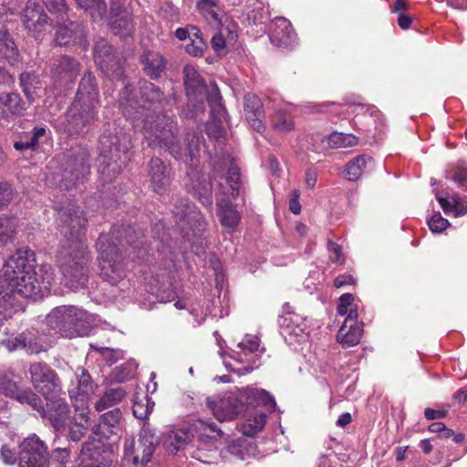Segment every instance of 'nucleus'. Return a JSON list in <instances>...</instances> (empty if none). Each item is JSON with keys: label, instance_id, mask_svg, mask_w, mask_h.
<instances>
[{"label": "nucleus", "instance_id": "nucleus-15", "mask_svg": "<svg viewBox=\"0 0 467 467\" xmlns=\"http://www.w3.org/2000/svg\"><path fill=\"white\" fill-rule=\"evenodd\" d=\"M45 400H47L46 406L39 397V403L36 407H30L36 410L43 420H47L56 431L63 430L69 417V405L61 395Z\"/></svg>", "mask_w": 467, "mask_h": 467}, {"label": "nucleus", "instance_id": "nucleus-56", "mask_svg": "<svg viewBox=\"0 0 467 467\" xmlns=\"http://www.w3.org/2000/svg\"><path fill=\"white\" fill-rule=\"evenodd\" d=\"M237 347L240 348L241 353L248 355L254 353L259 348V339L254 336H245V337L238 343Z\"/></svg>", "mask_w": 467, "mask_h": 467}, {"label": "nucleus", "instance_id": "nucleus-38", "mask_svg": "<svg viewBox=\"0 0 467 467\" xmlns=\"http://www.w3.org/2000/svg\"><path fill=\"white\" fill-rule=\"evenodd\" d=\"M112 237H115L120 245H124L123 242L129 245L133 246V249L138 248V244H142L140 239L144 237V234L140 230H136L130 224H121L115 226L112 232Z\"/></svg>", "mask_w": 467, "mask_h": 467}, {"label": "nucleus", "instance_id": "nucleus-14", "mask_svg": "<svg viewBox=\"0 0 467 467\" xmlns=\"http://www.w3.org/2000/svg\"><path fill=\"white\" fill-rule=\"evenodd\" d=\"M49 451L47 443L32 433L19 443V467H49Z\"/></svg>", "mask_w": 467, "mask_h": 467}, {"label": "nucleus", "instance_id": "nucleus-10", "mask_svg": "<svg viewBox=\"0 0 467 467\" xmlns=\"http://www.w3.org/2000/svg\"><path fill=\"white\" fill-rule=\"evenodd\" d=\"M183 75L188 107L192 108V114L195 115L203 110L204 101L209 103V97L213 89L219 90V88L214 82H212L209 88L194 67L191 65L184 67Z\"/></svg>", "mask_w": 467, "mask_h": 467}, {"label": "nucleus", "instance_id": "nucleus-63", "mask_svg": "<svg viewBox=\"0 0 467 467\" xmlns=\"http://www.w3.org/2000/svg\"><path fill=\"white\" fill-rule=\"evenodd\" d=\"M0 457L5 464L13 465L17 461L16 452L9 445L4 444L0 450Z\"/></svg>", "mask_w": 467, "mask_h": 467}, {"label": "nucleus", "instance_id": "nucleus-32", "mask_svg": "<svg viewBox=\"0 0 467 467\" xmlns=\"http://www.w3.org/2000/svg\"><path fill=\"white\" fill-rule=\"evenodd\" d=\"M143 72L150 78H160L166 68V59L159 52L146 51L140 57Z\"/></svg>", "mask_w": 467, "mask_h": 467}, {"label": "nucleus", "instance_id": "nucleus-3", "mask_svg": "<svg viewBox=\"0 0 467 467\" xmlns=\"http://www.w3.org/2000/svg\"><path fill=\"white\" fill-rule=\"evenodd\" d=\"M128 139L124 134L106 130L99 139L98 171L104 182H111L122 171L128 156Z\"/></svg>", "mask_w": 467, "mask_h": 467}, {"label": "nucleus", "instance_id": "nucleus-12", "mask_svg": "<svg viewBox=\"0 0 467 467\" xmlns=\"http://www.w3.org/2000/svg\"><path fill=\"white\" fill-rule=\"evenodd\" d=\"M89 157V153L84 149L67 156L60 174L59 188L69 190L86 181L90 173Z\"/></svg>", "mask_w": 467, "mask_h": 467}, {"label": "nucleus", "instance_id": "nucleus-31", "mask_svg": "<svg viewBox=\"0 0 467 467\" xmlns=\"http://www.w3.org/2000/svg\"><path fill=\"white\" fill-rule=\"evenodd\" d=\"M190 441V433L182 429L168 430L161 434V443L169 454H176Z\"/></svg>", "mask_w": 467, "mask_h": 467}, {"label": "nucleus", "instance_id": "nucleus-22", "mask_svg": "<svg viewBox=\"0 0 467 467\" xmlns=\"http://www.w3.org/2000/svg\"><path fill=\"white\" fill-rule=\"evenodd\" d=\"M358 317L357 307L351 308L337 332V339L344 348L356 346L360 341L363 333V322L358 321Z\"/></svg>", "mask_w": 467, "mask_h": 467}, {"label": "nucleus", "instance_id": "nucleus-5", "mask_svg": "<svg viewBox=\"0 0 467 467\" xmlns=\"http://www.w3.org/2000/svg\"><path fill=\"white\" fill-rule=\"evenodd\" d=\"M46 319L50 328L66 337L88 336L92 328L88 313L74 306L56 307Z\"/></svg>", "mask_w": 467, "mask_h": 467}, {"label": "nucleus", "instance_id": "nucleus-2", "mask_svg": "<svg viewBox=\"0 0 467 467\" xmlns=\"http://www.w3.org/2000/svg\"><path fill=\"white\" fill-rule=\"evenodd\" d=\"M134 122L136 128H141L149 147L164 149L176 160L193 162L200 146V138L195 133H187L182 140H179L177 123L164 114H149Z\"/></svg>", "mask_w": 467, "mask_h": 467}, {"label": "nucleus", "instance_id": "nucleus-48", "mask_svg": "<svg viewBox=\"0 0 467 467\" xmlns=\"http://www.w3.org/2000/svg\"><path fill=\"white\" fill-rule=\"evenodd\" d=\"M327 142L331 149L353 147L358 144V138L350 133L332 132Z\"/></svg>", "mask_w": 467, "mask_h": 467}, {"label": "nucleus", "instance_id": "nucleus-11", "mask_svg": "<svg viewBox=\"0 0 467 467\" xmlns=\"http://www.w3.org/2000/svg\"><path fill=\"white\" fill-rule=\"evenodd\" d=\"M159 442V437L148 427H144L138 441L133 438L125 440L124 457L131 460L135 467H145L150 462Z\"/></svg>", "mask_w": 467, "mask_h": 467}, {"label": "nucleus", "instance_id": "nucleus-62", "mask_svg": "<svg viewBox=\"0 0 467 467\" xmlns=\"http://www.w3.org/2000/svg\"><path fill=\"white\" fill-rule=\"evenodd\" d=\"M275 127L280 131H289L294 128V122L290 116L278 114L275 121Z\"/></svg>", "mask_w": 467, "mask_h": 467}, {"label": "nucleus", "instance_id": "nucleus-61", "mask_svg": "<svg viewBox=\"0 0 467 467\" xmlns=\"http://www.w3.org/2000/svg\"><path fill=\"white\" fill-rule=\"evenodd\" d=\"M43 3L51 13L62 15L67 10L66 0H43Z\"/></svg>", "mask_w": 467, "mask_h": 467}, {"label": "nucleus", "instance_id": "nucleus-20", "mask_svg": "<svg viewBox=\"0 0 467 467\" xmlns=\"http://www.w3.org/2000/svg\"><path fill=\"white\" fill-rule=\"evenodd\" d=\"M212 409L214 416L221 421L232 420L236 416L244 414V405L238 389L224 393Z\"/></svg>", "mask_w": 467, "mask_h": 467}, {"label": "nucleus", "instance_id": "nucleus-50", "mask_svg": "<svg viewBox=\"0 0 467 467\" xmlns=\"http://www.w3.org/2000/svg\"><path fill=\"white\" fill-rule=\"evenodd\" d=\"M76 376L78 381V394L85 397L91 395L94 392L95 385L88 370L82 368H78Z\"/></svg>", "mask_w": 467, "mask_h": 467}, {"label": "nucleus", "instance_id": "nucleus-21", "mask_svg": "<svg viewBox=\"0 0 467 467\" xmlns=\"http://www.w3.org/2000/svg\"><path fill=\"white\" fill-rule=\"evenodd\" d=\"M122 412L115 408L100 415L99 422L91 428V432L98 440H109L121 431Z\"/></svg>", "mask_w": 467, "mask_h": 467}, {"label": "nucleus", "instance_id": "nucleus-60", "mask_svg": "<svg viewBox=\"0 0 467 467\" xmlns=\"http://www.w3.org/2000/svg\"><path fill=\"white\" fill-rule=\"evenodd\" d=\"M87 432V426L81 423H75L68 430V440L70 441L78 442L81 441Z\"/></svg>", "mask_w": 467, "mask_h": 467}, {"label": "nucleus", "instance_id": "nucleus-19", "mask_svg": "<svg viewBox=\"0 0 467 467\" xmlns=\"http://www.w3.org/2000/svg\"><path fill=\"white\" fill-rule=\"evenodd\" d=\"M22 21L34 37L43 32L48 25V16L36 0H28L23 10Z\"/></svg>", "mask_w": 467, "mask_h": 467}, {"label": "nucleus", "instance_id": "nucleus-47", "mask_svg": "<svg viewBox=\"0 0 467 467\" xmlns=\"http://www.w3.org/2000/svg\"><path fill=\"white\" fill-rule=\"evenodd\" d=\"M266 412L257 411L252 419H247L246 422L242 426L244 435L253 437L260 432L266 422Z\"/></svg>", "mask_w": 467, "mask_h": 467}, {"label": "nucleus", "instance_id": "nucleus-44", "mask_svg": "<svg viewBox=\"0 0 467 467\" xmlns=\"http://www.w3.org/2000/svg\"><path fill=\"white\" fill-rule=\"evenodd\" d=\"M17 219L13 216H0V246L13 243L16 234Z\"/></svg>", "mask_w": 467, "mask_h": 467}, {"label": "nucleus", "instance_id": "nucleus-13", "mask_svg": "<svg viewBox=\"0 0 467 467\" xmlns=\"http://www.w3.org/2000/svg\"><path fill=\"white\" fill-rule=\"evenodd\" d=\"M29 374L33 387L45 399L64 394L57 372L47 364L42 362L32 363L29 367Z\"/></svg>", "mask_w": 467, "mask_h": 467}, {"label": "nucleus", "instance_id": "nucleus-52", "mask_svg": "<svg viewBox=\"0 0 467 467\" xmlns=\"http://www.w3.org/2000/svg\"><path fill=\"white\" fill-rule=\"evenodd\" d=\"M224 31H226L228 34V41H235L237 37L234 31L231 30L229 27L222 28L220 32H218L212 37L211 40L212 47L216 52H221L225 48L226 39L224 36Z\"/></svg>", "mask_w": 467, "mask_h": 467}, {"label": "nucleus", "instance_id": "nucleus-43", "mask_svg": "<svg viewBox=\"0 0 467 467\" xmlns=\"http://www.w3.org/2000/svg\"><path fill=\"white\" fill-rule=\"evenodd\" d=\"M127 395L125 389L121 387L109 388L106 389L102 397L96 402L95 409L101 411L109 407L120 403Z\"/></svg>", "mask_w": 467, "mask_h": 467}, {"label": "nucleus", "instance_id": "nucleus-24", "mask_svg": "<svg viewBox=\"0 0 467 467\" xmlns=\"http://www.w3.org/2000/svg\"><path fill=\"white\" fill-rule=\"evenodd\" d=\"M240 399L244 405V413L257 407L265 408V411H273L275 408V399L265 389L246 388L238 389Z\"/></svg>", "mask_w": 467, "mask_h": 467}, {"label": "nucleus", "instance_id": "nucleus-36", "mask_svg": "<svg viewBox=\"0 0 467 467\" xmlns=\"http://www.w3.org/2000/svg\"><path fill=\"white\" fill-rule=\"evenodd\" d=\"M110 16L113 18L111 22V29L115 34L128 35L133 29V22L131 15L122 9L119 5L115 7L114 5L110 8Z\"/></svg>", "mask_w": 467, "mask_h": 467}, {"label": "nucleus", "instance_id": "nucleus-4", "mask_svg": "<svg viewBox=\"0 0 467 467\" xmlns=\"http://www.w3.org/2000/svg\"><path fill=\"white\" fill-rule=\"evenodd\" d=\"M90 254L87 244L78 246H61L58 264L65 285L71 290L84 288L88 279V263Z\"/></svg>", "mask_w": 467, "mask_h": 467}, {"label": "nucleus", "instance_id": "nucleus-41", "mask_svg": "<svg viewBox=\"0 0 467 467\" xmlns=\"http://www.w3.org/2000/svg\"><path fill=\"white\" fill-rule=\"evenodd\" d=\"M373 159L366 154L358 155L349 161L345 169V177L348 181H358L368 166H370Z\"/></svg>", "mask_w": 467, "mask_h": 467}, {"label": "nucleus", "instance_id": "nucleus-53", "mask_svg": "<svg viewBox=\"0 0 467 467\" xmlns=\"http://www.w3.org/2000/svg\"><path fill=\"white\" fill-rule=\"evenodd\" d=\"M134 369L135 366L131 362L122 364L113 369L111 373V379L118 382L126 381L131 377Z\"/></svg>", "mask_w": 467, "mask_h": 467}, {"label": "nucleus", "instance_id": "nucleus-7", "mask_svg": "<svg viewBox=\"0 0 467 467\" xmlns=\"http://www.w3.org/2000/svg\"><path fill=\"white\" fill-rule=\"evenodd\" d=\"M57 228L65 237L66 243L62 246H78L86 244L84 242L88 219L80 206L69 203L67 206L57 208Z\"/></svg>", "mask_w": 467, "mask_h": 467}, {"label": "nucleus", "instance_id": "nucleus-45", "mask_svg": "<svg viewBox=\"0 0 467 467\" xmlns=\"http://www.w3.org/2000/svg\"><path fill=\"white\" fill-rule=\"evenodd\" d=\"M19 80L26 97L29 100H34L36 95V90L40 88L38 75L35 72H24L20 75Z\"/></svg>", "mask_w": 467, "mask_h": 467}, {"label": "nucleus", "instance_id": "nucleus-16", "mask_svg": "<svg viewBox=\"0 0 467 467\" xmlns=\"http://www.w3.org/2000/svg\"><path fill=\"white\" fill-rule=\"evenodd\" d=\"M113 462V451L109 444L100 440L88 441L80 451L82 467H110Z\"/></svg>", "mask_w": 467, "mask_h": 467}, {"label": "nucleus", "instance_id": "nucleus-35", "mask_svg": "<svg viewBox=\"0 0 467 467\" xmlns=\"http://www.w3.org/2000/svg\"><path fill=\"white\" fill-rule=\"evenodd\" d=\"M214 171H221L224 169L227 170L226 182L232 190V195L237 196L240 192V170L234 163V159L230 156H224L222 161V165L214 166Z\"/></svg>", "mask_w": 467, "mask_h": 467}, {"label": "nucleus", "instance_id": "nucleus-17", "mask_svg": "<svg viewBox=\"0 0 467 467\" xmlns=\"http://www.w3.org/2000/svg\"><path fill=\"white\" fill-rule=\"evenodd\" d=\"M16 378L12 369H0V393L21 404L36 407L39 403V396L29 388H20Z\"/></svg>", "mask_w": 467, "mask_h": 467}, {"label": "nucleus", "instance_id": "nucleus-55", "mask_svg": "<svg viewBox=\"0 0 467 467\" xmlns=\"http://www.w3.org/2000/svg\"><path fill=\"white\" fill-rule=\"evenodd\" d=\"M51 457L55 467H66L70 458V450L68 448H56L52 451Z\"/></svg>", "mask_w": 467, "mask_h": 467}, {"label": "nucleus", "instance_id": "nucleus-64", "mask_svg": "<svg viewBox=\"0 0 467 467\" xmlns=\"http://www.w3.org/2000/svg\"><path fill=\"white\" fill-rule=\"evenodd\" d=\"M102 355L107 363L112 365L116 363L118 360L124 358V352L120 349H113L105 348L102 349Z\"/></svg>", "mask_w": 467, "mask_h": 467}, {"label": "nucleus", "instance_id": "nucleus-27", "mask_svg": "<svg viewBox=\"0 0 467 467\" xmlns=\"http://www.w3.org/2000/svg\"><path fill=\"white\" fill-rule=\"evenodd\" d=\"M55 42L58 46L69 44L86 46V35L82 24L68 22L59 26L56 31Z\"/></svg>", "mask_w": 467, "mask_h": 467}, {"label": "nucleus", "instance_id": "nucleus-33", "mask_svg": "<svg viewBox=\"0 0 467 467\" xmlns=\"http://www.w3.org/2000/svg\"><path fill=\"white\" fill-rule=\"evenodd\" d=\"M9 351L25 349L29 354H37L43 350L36 336L30 332H23L14 338L3 342Z\"/></svg>", "mask_w": 467, "mask_h": 467}, {"label": "nucleus", "instance_id": "nucleus-30", "mask_svg": "<svg viewBox=\"0 0 467 467\" xmlns=\"http://www.w3.org/2000/svg\"><path fill=\"white\" fill-rule=\"evenodd\" d=\"M277 321L279 327L288 335L299 336L306 328L303 318L292 310L288 303L283 306V313Z\"/></svg>", "mask_w": 467, "mask_h": 467}, {"label": "nucleus", "instance_id": "nucleus-59", "mask_svg": "<svg viewBox=\"0 0 467 467\" xmlns=\"http://www.w3.org/2000/svg\"><path fill=\"white\" fill-rule=\"evenodd\" d=\"M428 225L431 232L440 234L450 225V223L438 213L428 221Z\"/></svg>", "mask_w": 467, "mask_h": 467}, {"label": "nucleus", "instance_id": "nucleus-18", "mask_svg": "<svg viewBox=\"0 0 467 467\" xmlns=\"http://www.w3.org/2000/svg\"><path fill=\"white\" fill-rule=\"evenodd\" d=\"M209 106L212 118L206 126L207 134L210 138L218 140L224 135L223 123L227 119V112L222 103L220 91L216 88L213 89V92L209 97Z\"/></svg>", "mask_w": 467, "mask_h": 467}, {"label": "nucleus", "instance_id": "nucleus-58", "mask_svg": "<svg viewBox=\"0 0 467 467\" xmlns=\"http://www.w3.org/2000/svg\"><path fill=\"white\" fill-rule=\"evenodd\" d=\"M14 190L8 182H0V210L7 207L14 198Z\"/></svg>", "mask_w": 467, "mask_h": 467}, {"label": "nucleus", "instance_id": "nucleus-46", "mask_svg": "<svg viewBox=\"0 0 467 467\" xmlns=\"http://www.w3.org/2000/svg\"><path fill=\"white\" fill-rule=\"evenodd\" d=\"M94 20L101 19L106 15L107 5L104 0H75Z\"/></svg>", "mask_w": 467, "mask_h": 467}, {"label": "nucleus", "instance_id": "nucleus-57", "mask_svg": "<svg viewBox=\"0 0 467 467\" xmlns=\"http://www.w3.org/2000/svg\"><path fill=\"white\" fill-rule=\"evenodd\" d=\"M194 208V205L190 203L188 201L181 200L178 204L175 205V210L172 212L179 221H182L189 219Z\"/></svg>", "mask_w": 467, "mask_h": 467}, {"label": "nucleus", "instance_id": "nucleus-23", "mask_svg": "<svg viewBox=\"0 0 467 467\" xmlns=\"http://www.w3.org/2000/svg\"><path fill=\"white\" fill-rule=\"evenodd\" d=\"M80 72L79 62L69 56H62L57 60L51 74L55 82L60 86L72 84Z\"/></svg>", "mask_w": 467, "mask_h": 467}, {"label": "nucleus", "instance_id": "nucleus-1", "mask_svg": "<svg viewBox=\"0 0 467 467\" xmlns=\"http://www.w3.org/2000/svg\"><path fill=\"white\" fill-rule=\"evenodd\" d=\"M35 254L17 250L4 264L0 273V323L12 317L20 308L18 297L36 300L47 296L55 281L53 269L43 265L35 269Z\"/></svg>", "mask_w": 467, "mask_h": 467}, {"label": "nucleus", "instance_id": "nucleus-54", "mask_svg": "<svg viewBox=\"0 0 467 467\" xmlns=\"http://www.w3.org/2000/svg\"><path fill=\"white\" fill-rule=\"evenodd\" d=\"M97 47H99V46ZM96 60L98 61L101 68L105 67L106 73L109 75V77L112 79L122 80V77L124 74L122 67L119 63H114L111 66V68H109L107 60H99V55L98 52V48H96Z\"/></svg>", "mask_w": 467, "mask_h": 467}, {"label": "nucleus", "instance_id": "nucleus-26", "mask_svg": "<svg viewBox=\"0 0 467 467\" xmlns=\"http://www.w3.org/2000/svg\"><path fill=\"white\" fill-rule=\"evenodd\" d=\"M148 177L153 191L161 193L171 183V169L160 158H151L148 164Z\"/></svg>", "mask_w": 467, "mask_h": 467}, {"label": "nucleus", "instance_id": "nucleus-6", "mask_svg": "<svg viewBox=\"0 0 467 467\" xmlns=\"http://www.w3.org/2000/svg\"><path fill=\"white\" fill-rule=\"evenodd\" d=\"M123 88L119 94V105L124 110V114L133 121H140L144 116L143 110L150 106L161 104L165 96L161 88L147 80L140 82L139 94L140 101L133 96L131 87L122 80Z\"/></svg>", "mask_w": 467, "mask_h": 467}, {"label": "nucleus", "instance_id": "nucleus-49", "mask_svg": "<svg viewBox=\"0 0 467 467\" xmlns=\"http://www.w3.org/2000/svg\"><path fill=\"white\" fill-rule=\"evenodd\" d=\"M437 200L446 213H453L456 216H461L467 213V205L462 203L457 196L438 197Z\"/></svg>", "mask_w": 467, "mask_h": 467}, {"label": "nucleus", "instance_id": "nucleus-39", "mask_svg": "<svg viewBox=\"0 0 467 467\" xmlns=\"http://www.w3.org/2000/svg\"><path fill=\"white\" fill-rule=\"evenodd\" d=\"M46 135L47 129L45 127H35L31 132L22 134L20 140L14 142V148L18 151L35 150Z\"/></svg>", "mask_w": 467, "mask_h": 467}, {"label": "nucleus", "instance_id": "nucleus-8", "mask_svg": "<svg viewBox=\"0 0 467 467\" xmlns=\"http://www.w3.org/2000/svg\"><path fill=\"white\" fill-rule=\"evenodd\" d=\"M96 246L100 276L109 284L116 285L126 276V266L119 248L110 242L109 234H100Z\"/></svg>", "mask_w": 467, "mask_h": 467}, {"label": "nucleus", "instance_id": "nucleus-29", "mask_svg": "<svg viewBox=\"0 0 467 467\" xmlns=\"http://www.w3.org/2000/svg\"><path fill=\"white\" fill-rule=\"evenodd\" d=\"M25 110V103L18 93H0V119H8L14 116H21Z\"/></svg>", "mask_w": 467, "mask_h": 467}, {"label": "nucleus", "instance_id": "nucleus-40", "mask_svg": "<svg viewBox=\"0 0 467 467\" xmlns=\"http://www.w3.org/2000/svg\"><path fill=\"white\" fill-rule=\"evenodd\" d=\"M191 192L206 207L213 204V186L210 180L200 176L192 182Z\"/></svg>", "mask_w": 467, "mask_h": 467}, {"label": "nucleus", "instance_id": "nucleus-42", "mask_svg": "<svg viewBox=\"0 0 467 467\" xmlns=\"http://www.w3.org/2000/svg\"><path fill=\"white\" fill-rule=\"evenodd\" d=\"M217 206L221 223L224 227L234 229L240 221V215L235 207L225 200L218 202Z\"/></svg>", "mask_w": 467, "mask_h": 467}, {"label": "nucleus", "instance_id": "nucleus-28", "mask_svg": "<svg viewBox=\"0 0 467 467\" xmlns=\"http://www.w3.org/2000/svg\"><path fill=\"white\" fill-rule=\"evenodd\" d=\"M244 111L250 126L257 132H263L265 130L262 122L264 118L263 103L255 94L247 93L244 96Z\"/></svg>", "mask_w": 467, "mask_h": 467}, {"label": "nucleus", "instance_id": "nucleus-37", "mask_svg": "<svg viewBox=\"0 0 467 467\" xmlns=\"http://www.w3.org/2000/svg\"><path fill=\"white\" fill-rule=\"evenodd\" d=\"M19 50L10 35L5 29L0 30V60H5L14 65L18 61Z\"/></svg>", "mask_w": 467, "mask_h": 467}, {"label": "nucleus", "instance_id": "nucleus-9", "mask_svg": "<svg viewBox=\"0 0 467 467\" xmlns=\"http://www.w3.org/2000/svg\"><path fill=\"white\" fill-rule=\"evenodd\" d=\"M99 102L75 99L66 115V129L69 135L88 133L99 120Z\"/></svg>", "mask_w": 467, "mask_h": 467}, {"label": "nucleus", "instance_id": "nucleus-51", "mask_svg": "<svg viewBox=\"0 0 467 467\" xmlns=\"http://www.w3.org/2000/svg\"><path fill=\"white\" fill-rule=\"evenodd\" d=\"M154 402L151 401L148 396H144L142 399L135 400L132 411L133 415L140 420H145L152 412Z\"/></svg>", "mask_w": 467, "mask_h": 467}, {"label": "nucleus", "instance_id": "nucleus-25", "mask_svg": "<svg viewBox=\"0 0 467 467\" xmlns=\"http://www.w3.org/2000/svg\"><path fill=\"white\" fill-rule=\"evenodd\" d=\"M269 37L273 45L286 48L296 41V35L287 19L278 17L272 22Z\"/></svg>", "mask_w": 467, "mask_h": 467}, {"label": "nucleus", "instance_id": "nucleus-34", "mask_svg": "<svg viewBox=\"0 0 467 467\" xmlns=\"http://www.w3.org/2000/svg\"><path fill=\"white\" fill-rule=\"evenodd\" d=\"M99 93L95 76L91 72H85L78 85L75 99L87 102H99Z\"/></svg>", "mask_w": 467, "mask_h": 467}]
</instances>
